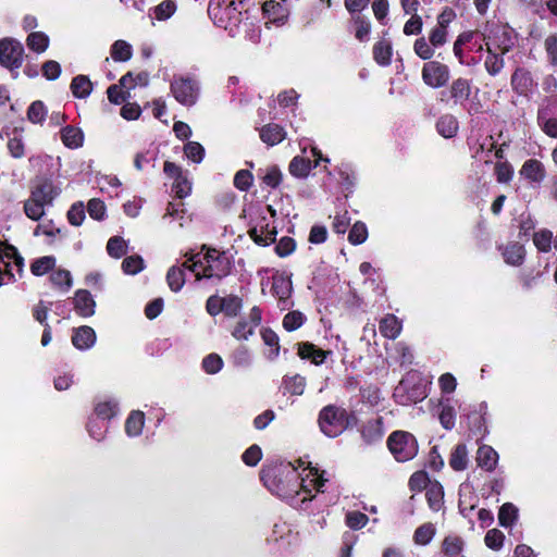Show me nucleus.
I'll use <instances>...</instances> for the list:
<instances>
[{
  "label": "nucleus",
  "instance_id": "obj_14",
  "mask_svg": "<svg viewBox=\"0 0 557 557\" xmlns=\"http://www.w3.org/2000/svg\"><path fill=\"white\" fill-rule=\"evenodd\" d=\"M96 302L87 289H78L74 297V308L83 317H90L95 313Z\"/></svg>",
  "mask_w": 557,
  "mask_h": 557
},
{
  "label": "nucleus",
  "instance_id": "obj_36",
  "mask_svg": "<svg viewBox=\"0 0 557 557\" xmlns=\"http://www.w3.org/2000/svg\"><path fill=\"white\" fill-rule=\"evenodd\" d=\"M463 548V541L456 535L446 536L442 544L443 553L448 557H455L461 553Z\"/></svg>",
  "mask_w": 557,
  "mask_h": 557
},
{
  "label": "nucleus",
  "instance_id": "obj_2",
  "mask_svg": "<svg viewBox=\"0 0 557 557\" xmlns=\"http://www.w3.org/2000/svg\"><path fill=\"white\" fill-rule=\"evenodd\" d=\"M431 382L417 370H410L400 380L394 389L393 397L401 406L422 401L428 397V387Z\"/></svg>",
  "mask_w": 557,
  "mask_h": 557
},
{
  "label": "nucleus",
  "instance_id": "obj_42",
  "mask_svg": "<svg viewBox=\"0 0 557 557\" xmlns=\"http://www.w3.org/2000/svg\"><path fill=\"white\" fill-rule=\"evenodd\" d=\"M45 206L48 205L42 201H35L30 195L24 203V212L29 219L38 221L45 214Z\"/></svg>",
  "mask_w": 557,
  "mask_h": 557
},
{
  "label": "nucleus",
  "instance_id": "obj_32",
  "mask_svg": "<svg viewBox=\"0 0 557 557\" xmlns=\"http://www.w3.org/2000/svg\"><path fill=\"white\" fill-rule=\"evenodd\" d=\"M289 173L298 178H305L309 175L311 170V161L307 158L295 157L288 166Z\"/></svg>",
  "mask_w": 557,
  "mask_h": 557
},
{
  "label": "nucleus",
  "instance_id": "obj_51",
  "mask_svg": "<svg viewBox=\"0 0 557 557\" xmlns=\"http://www.w3.org/2000/svg\"><path fill=\"white\" fill-rule=\"evenodd\" d=\"M504 540L505 535L498 529L488 530L484 537L486 546L494 550H499L503 547Z\"/></svg>",
  "mask_w": 557,
  "mask_h": 557
},
{
  "label": "nucleus",
  "instance_id": "obj_11",
  "mask_svg": "<svg viewBox=\"0 0 557 557\" xmlns=\"http://www.w3.org/2000/svg\"><path fill=\"white\" fill-rule=\"evenodd\" d=\"M120 412V403L111 396L97 397L94 401V414L102 421H110Z\"/></svg>",
  "mask_w": 557,
  "mask_h": 557
},
{
  "label": "nucleus",
  "instance_id": "obj_50",
  "mask_svg": "<svg viewBox=\"0 0 557 557\" xmlns=\"http://www.w3.org/2000/svg\"><path fill=\"white\" fill-rule=\"evenodd\" d=\"M122 269L126 274H137L144 269V260L137 255L126 257L122 262Z\"/></svg>",
  "mask_w": 557,
  "mask_h": 557
},
{
  "label": "nucleus",
  "instance_id": "obj_44",
  "mask_svg": "<svg viewBox=\"0 0 557 557\" xmlns=\"http://www.w3.org/2000/svg\"><path fill=\"white\" fill-rule=\"evenodd\" d=\"M435 535V528L432 523L420 525L413 534L414 543L418 545L429 544Z\"/></svg>",
  "mask_w": 557,
  "mask_h": 557
},
{
  "label": "nucleus",
  "instance_id": "obj_30",
  "mask_svg": "<svg viewBox=\"0 0 557 557\" xmlns=\"http://www.w3.org/2000/svg\"><path fill=\"white\" fill-rule=\"evenodd\" d=\"M449 466L456 471H462L468 466V449L465 444H458L451 451Z\"/></svg>",
  "mask_w": 557,
  "mask_h": 557
},
{
  "label": "nucleus",
  "instance_id": "obj_40",
  "mask_svg": "<svg viewBox=\"0 0 557 557\" xmlns=\"http://www.w3.org/2000/svg\"><path fill=\"white\" fill-rule=\"evenodd\" d=\"M26 42L30 50L40 53L48 48L49 38L44 33L34 32L28 35Z\"/></svg>",
  "mask_w": 557,
  "mask_h": 557
},
{
  "label": "nucleus",
  "instance_id": "obj_57",
  "mask_svg": "<svg viewBox=\"0 0 557 557\" xmlns=\"http://www.w3.org/2000/svg\"><path fill=\"white\" fill-rule=\"evenodd\" d=\"M50 281L54 286L69 289L72 286V276L67 270H58L50 275Z\"/></svg>",
  "mask_w": 557,
  "mask_h": 557
},
{
  "label": "nucleus",
  "instance_id": "obj_34",
  "mask_svg": "<svg viewBox=\"0 0 557 557\" xmlns=\"http://www.w3.org/2000/svg\"><path fill=\"white\" fill-rule=\"evenodd\" d=\"M445 13L446 12H443L438 16V26L435 27L431 32V35H430V42L434 47L442 46L446 41V36H447L446 25L449 23V20H444Z\"/></svg>",
  "mask_w": 557,
  "mask_h": 557
},
{
  "label": "nucleus",
  "instance_id": "obj_61",
  "mask_svg": "<svg viewBox=\"0 0 557 557\" xmlns=\"http://www.w3.org/2000/svg\"><path fill=\"white\" fill-rule=\"evenodd\" d=\"M413 50L416 54L422 60H430L434 55V50L426 42L424 37L418 38L414 41Z\"/></svg>",
  "mask_w": 557,
  "mask_h": 557
},
{
  "label": "nucleus",
  "instance_id": "obj_21",
  "mask_svg": "<svg viewBox=\"0 0 557 557\" xmlns=\"http://www.w3.org/2000/svg\"><path fill=\"white\" fill-rule=\"evenodd\" d=\"M145 424V414L143 411L134 410L125 421V433L129 437H136L141 434Z\"/></svg>",
  "mask_w": 557,
  "mask_h": 557
},
{
  "label": "nucleus",
  "instance_id": "obj_1",
  "mask_svg": "<svg viewBox=\"0 0 557 557\" xmlns=\"http://www.w3.org/2000/svg\"><path fill=\"white\" fill-rule=\"evenodd\" d=\"M261 480L271 493L278 497L286 499L292 506L298 505V497L304 494L300 499V507L312 499L311 491L304 485V479L299 483V475L297 469L290 462L281 465L277 468L263 470L261 472Z\"/></svg>",
  "mask_w": 557,
  "mask_h": 557
},
{
  "label": "nucleus",
  "instance_id": "obj_45",
  "mask_svg": "<svg viewBox=\"0 0 557 557\" xmlns=\"http://www.w3.org/2000/svg\"><path fill=\"white\" fill-rule=\"evenodd\" d=\"M108 253L113 258H121L127 252L126 242L120 236H113L107 244Z\"/></svg>",
  "mask_w": 557,
  "mask_h": 557
},
{
  "label": "nucleus",
  "instance_id": "obj_59",
  "mask_svg": "<svg viewBox=\"0 0 557 557\" xmlns=\"http://www.w3.org/2000/svg\"><path fill=\"white\" fill-rule=\"evenodd\" d=\"M331 350H298L297 356L300 359H308L311 360L312 363L319 366L324 362L326 359L327 354H330Z\"/></svg>",
  "mask_w": 557,
  "mask_h": 557
},
{
  "label": "nucleus",
  "instance_id": "obj_12",
  "mask_svg": "<svg viewBox=\"0 0 557 557\" xmlns=\"http://www.w3.org/2000/svg\"><path fill=\"white\" fill-rule=\"evenodd\" d=\"M164 173L174 178V188L178 198H184L190 193V184L183 175L182 169L171 161H165L163 165Z\"/></svg>",
  "mask_w": 557,
  "mask_h": 557
},
{
  "label": "nucleus",
  "instance_id": "obj_22",
  "mask_svg": "<svg viewBox=\"0 0 557 557\" xmlns=\"http://www.w3.org/2000/svg\"><path fill=\"white\" fill-rule=\"evenodd\" d=\"M383 422L382 418L369 420L361 430L363 440L368 443H373L383 436Z\"/></svg>",
  "mask_w": 557,
  "mask_h": 557
},
{
  "label": "nucleus",
  "instance_id": "obj_33",
  "mask_svg": "<svg viewBox=\"0 0 557 557\" xmlns=\"http://www.w3.org/2000/svg\"><path fill=\"white\" fill-rule=\"evenodd\" d=\"M380 330L384 337L395 338L399 334L401 325L395 315L388 314L382 319Z\"/></svg>",
  "mask_w": 557,
  "mask_h": 557
},
{
  "label": "nucleus",
  "instance_id": "obj_43",
  "mask_svg": "<svg viewBox=\"0 0 557 557\" xmlns=\"http://www.w3.org/2000/svg\"><path fill=\"white\" fill-rule=\"evenodd\" d=\"M222 312H224L225 315L233 318L239 314L243 307V300L238 296L230 295L222 298Z\"/></svg>",
  "mask_w": 557,
  "mask_h": 557
},
{
  "label": "nucleus",
  "instance_id": "obj_47",
  "mask_svg": "<svg viewBox=\"0 0 557 557\" xmlns=\"http://www.w3.org/2000/svg\"><path fill=\"white\" fill-rule=\"evenodd\" d=\"M47 114L46 107L42 101H34L27 110V119L32 123H42Z\"/></svg>",
  "mask_w": 557,
  "mask_h": 557
},
{
  "label": "nucleus",
  "instance_id": "obj_38",
  "mask_svg": "<svg viewBox=\"0 0 557 557\" xmlns=\"http://www.w3.org/2000/svg\"><path fill=\"white\" fill-rule=\"evenodd\" d=\"M54 265H55V258L52 256H46V257L36 259L30 264V271L34 275L40 276V275H44V274L48 273L49 271L53 270Z\"/></svg>",
  "mask_w": 557,
  "mask_h": 557
},
{
  "label": "nucleus",
  "instance_id": "obj_4",
  "mask_svg": "<svg viewBox=\"0 0 557 557\" xmlns=\"http://www.w3.org/2000/svg\"><path fill=\"white\" fill-rule=\"evenodd\" d=\"M387 446L394 458L399 462L411 460L418 454V442L407 431H394L387 438Z\"/></svg>",
  "mask_w": 557,
  "mask_h": 557
},
{
  "label": "nucleus",
  "instance_id": "obj_3",
  "mask_svg": "<svg viewBox=\"0 0 557 557\" xmlns=\"http://www.w3.org/2000/svg\"><path fill=\"white\" fill-rule=\"evenodd\" d=\"M357 424V417L348 413L345 409L329 405L324 407L319 414V425L321 431L329 437H336L347 428Z\"/></svg>",
  "mask_w": 557,
  "mask_h": 557
},
{
  "label": "nucleus",
  "instance_id": "obj_24",
  "mask_svg": "<svg viewBox=\"0 0 557 557\" xmlns=\"http://www.w3.org/2000/svg\"><path fill=\"white\" fill-rule=\"evenodd\" d=\"M393 48L388 40H380L373 47V59L382 66L391 64Z\"/></svg>",
  "mask_w": 557,
  "mask_h": 557
},
{
  "label": "nucleus",
  "instance_id": "obj_20",
  "mask_svg": "<svg viewBox=\"0 0 557 557\" xmlns=\"http://www.w3.org/2000/svg\"><path fill=\"white\" fill-rule=\"evenodd\" d=\"M285 131L278 124H268L260 129V138L263 143L274 146L283 141L285 138Z\"/></svg>",
  "mask_w": 557,
  "mask_h": 557
},
{
  "label": "nucleus",
  "instance_id": "obj_63",
  "mask_svg": "<svg viewBox=\"0 0 557 557\" xmlns=\"http://www.w3.org/2000/svg\"><path fill=\"white\" fill-rule=\"evenodd\" d=\"M261 457V448L255 444L244 451L242 459L247 466L253 467L260 461Z\"/></svg>",
  "mask_w": 557,
  "mask_h": 557
},
{
  "label": "nucleus",
  "instance_id": "obj_26",
  "mask_svg": "<svg viewBox=\"0 0 557 557\" xmlns=\"http://www.w3.org/2000/svg\"><path fill=\"white\" fill-rule=\"evenodd\" d=\"M503 256L508 264L517 267L522 264L525 257V250L521 244L511 243L505 248Z\"/></svg>",
  "mask_w": 557,
  "mask_h": 557
},
{
  "label": "nucleus",
  "instance_id": "obj_17",
  "mask_svg": "<svg viewBox=\"0 0 557 557\" xmlns=\"http://www.w3.org/2000/svg\"><path fill=\"white\" fill-rule=\"evenodd\" d=\"M272 290L278 300L285 305L286 300L290 297L293 292L290 276H286L284 274H275L273 276Z\"/></svg>",
  "mask_w": 557,
  "mask_h": 557
},
{
  "label": "nucleus",
  "instance_id": "obj_15",
  "mask_svg": "<svg viewBox=\"0 0 557 557\" xmlns=\"http://www.w3.org/2000/svg\"><path fill=\"white\" fill-rule=\"evenodd\" d=\"M476 462L480 468L487 472H492L498 462L497 451L488 445H482L476 451Z\"/></svg>",
  "mask_w": 557,
  "mask_h": 557
},
{
  "label": "nucleus",
  "instance_id": "obj_31",
  "mask_svg": "<svg viewBox=\"0 0 557 557\" xmlns=\"http://www.w3.org/2000/svg\"><path fill=\"white\" fill-rule=\"evenodd\" d=\"M306 386L305 377L300 375H294L290 377H285L283 380L282 389L283 394H290L295 396L302 395Z\"/></svg>",
  "mask_w": 557,
  "mask_h": 557
},
{
  "label": "nucleus",
  "instance_id": "obj_25",
  "mask_svg": "<svg viewBox=\"0 0 557 557\" xmlns=\"http://www.w3.org/2000/svg\"><path fill=\"white\" fill-rule=\"evenodd\" d=\"M71 91L76 98H87L92 91V83L87 76L77 75L72 79Z\"/></svg>",
  "mask_w": 557,
  "mask_h": 557
},
{
  "label": "nucleus",
  "instance_id": "obj_55",
  "mask_svg": "<svg viewBox=\"0 0 557 557\" xmlns=\"http://www.w3.org/2000/svg\"><path fill=\"white\" fill-rule=\"evenodd\" d=\"M552 237L553 234L550 231L543 230L541 232L534 233L533 242L540 251L547 252L550 250Z\"/></svg>",
  "mask_w": 557,
  "mask_h": 557
},
{
  "label": "nucleus",
  "instance_id": "obj_52",
  "mask_svg": "<svg viewBox=\"0 0 557 557\" xmlns=\"http://www.w3.org/2000/svg\"><path fill=\"white\" fill-rule=\"evenodd\" d=\"M184 153L191 161L200 163L205 156V148L197 141H188L184 147Z\"/></svg>",
  "mask_w": 557,
  "mask_h": 557
},
{
  "label": "nucleus",
  "instance_id": "obj_60",
  "mask_svg": "<svg viewBox=\"0 0 557 557\" xmlns=\"http://www.w3.org/2000/svg\"><path fill=\"white\" fill-rule=\"evenodd\" d=\"M369 521L367 515L360 511H351L346 516V523L350 529L358 530L363 528Z\"/></svg>",
  "mask_w": 557,
  "mask_h": 557
},
{
  "label": "nucleus",
  "instance_id": "obj_18",
  "mask_svg": "<svg viewBox=\"0 0 557 557\" xmlns=\"http://www.w3.org/2000/svg\"><path fill=\"white\" fill-rule=\"evenodd\" d=\"M520 174L530 182L541 183L545 177V169L539 160L529 159L523 163Z\"/></svg>",
  "mask_w": 557,
  "mask_h": 557
},
{
  "label": "nucleus",
  "instance_id": "obj_16",
  "mask_svg": "<svg viewBox=\"0 0 557 557\" xmlns=\"http://www.w3.org/2000/svg\"><path fill=\"white\" fill-rule=\"evenodd\" d=\"M471 95V85L470 82L466 78H457L455 79L449 89V98L454 101V103L463 104L469 100Z\"/></svg>",
  "mask_w": 557,
  "mask_h": 557
},
{
  "label": "nucleus",
  "instance_id": "obj_29",
  "mask_svg": "<svg viewBox=\"0 0 557 557\" xmlns=\"http://www.w3.org/2000/svg\"><path fill=\"white\" fill-rule=\"evenodd\" d=\"M425 496L430 508L434 511H438L444 499L443 486L438 482L431 483L426 488Z\"/></svg>",
  "mask_w": 557,
  "mask_h": 557
},
{
  "label": "nucleus",
  "instance_id": "obj_46",
  "mask_svg": "<svg viewBox=\"0 0 557 557\" xmlns=\"http://www.w3.org/2000/svg\"><path fill=\"white\" fill-rule=\"evenodd\" d=\"M488 55L485 59V69L491 75H497L502 69L504 67V58L502 54H497L492 52L491 49L487 50Z\"/></svg>",
  "mask_w": 557,
  "mask_h": 557
},
{
  "label": "nucleus",
  "instance_id": "obj_9",
  "mask_svg": "<svg viewBox=\"0 0 557 557\" xmlns=\"http://www.w3.org/2000/svg\"><path fill=\"white\" fill-rule=\"evenodd\" d=\"M61 193L58 186H54L52 180L45 175H38L34 180V185L30 195L35 201H42L51 205Z\"/></svg>",
  "mask_w": 557,
  "mask_h": 557
},
{
  "label": "nucleus",
  "instance_id": "obj_37",
  "mask_svg": "<svg viewBox=\"0 0 557 557\" xmlns=\"http://www.w3.org/2000/svg\"><path fill=\"white\" fill-rule=\"evenodd\" d=\"M518 517V509L511 503H505L498 512V522L502 527H510Z\"/></svg>",
  "mask_w": 557,
  "mask_h": 557
},
{
  "label": "nucleus",
  "instance_id": "obj_53",
  "mask_svg": "<svg viewBox=\"0 0 557 557\" xmlns=\"http://www.w3.org/2000/svg\"><path fill=\"white\" fill-rule=\"evenodd\" d=\"M253 182L252 173L249 170H239L234 176V185L242 191H247Z\"/></svg>",
  "mask_w": 557,
  "mask_h": 557
},
{
  "label": "nucleus",
  "instance_id": "obj_27",
  "mask_svg": "<svg viewBox=\"0 0 557 557\" xmlns=\"http://www.w3.org/2000/svg\"><path fill=\"white\" fill-rule=\"evenodd\" d=\"M86 428L89 436L96 440L97 442L103 441L108 432V424L106 423V421L100 420L95 414L88 418Z\"/></svg>",
  "mask_w": 557,
  "mask_h": 557
},
{
  "label": "nucleus",
  "instance_id": "obj_48",
  "mask_svg": "<svg viewBox=\"0 0 557 557\" xmlns=\"http://www.w3.org/2000/svg\"><path fill=\"white\" fill-rule=\"evenodd\" d=\"M368 237V230L364 223L362 222H356L349 234H348V240L352 245H360L366 242Z\"/></svg>",
  "mask_w": 557,
  "mask_h": 557
},
{
  "label": "nucleus",
  "instance_id": "obj_49",
  "mask_svg": "<svg viewBox=\"0 0 557 557\" xmlns=\"http://www.w3.org/2000/svg\"><path fill=\"white\" fill-rule=\"evenodd\" d=\"M223 367V360L218 354H210L202 360V369L208 374L218 373Z\"/></svg>",
  "mask_w": 557,
  "mask_h": 557
},
{
  "label": "nucleus",
  "instance_id": "obj_56",
  "mask_svg": "<svg viewBox=\"0 0 557 557\" xmlns=\"http://www.w3.org/2000/svg\"><path fill=\"white\" fill-rule=\"evenodd\" d=\"M282 172L277 165H271L262 176V182L271 188H276L282 182Z\"/></svg>",
  "mask_w": 557,
  "mask_h": 557
},
{
  "label": "nucleus",
  "instance_id": "obj_5",
  "mask_svg": "<svg viewBox=\"0 0 557 557\" xmlns=\"http://www.w3.org/2000/svg\"><path fill=\"white\" fill-rule=\"evenodd\" d=\"M24 55L23 45L14 38L0 40V65L11 71L13 78L18 76L15 71L22 66Z\"/></svg>",
  "mask_w": 557,
  "mask_h": 557
},
{
  "label": "nucleus",
  "instance_id": "obj_64",
  "mask_svg": "<svg viewBox=\"0 0 557 557\" xmlns=\"http://www.w3.org/2000/svg\"><path fill=\"white\" fill-rule=\"evenodd\" d=\"M545 50L549 57V62L557 65V34L549 35L545 39Z\"/></svg>",
  "mask_w": 557,
  "mask_h": 557
},
{
  "label": "nucleus",
  "instance_id": "obj_58",
  "mask_svg": "<svg viewBox=\"0 0 557 557\" xmlns=\"http://www.w3.org/2000/svg\"><path fill=\"white\" fill-rule=\"evenodd\" d=\"M85 219V208L82 201L72 205L67 211V220L72 225L78 226Z\"/></svg>",
  "mask_w": 557,
  "mask_h": 557
},
{
  "label": "nucleus",
  "instance_id": "obj_8",
  "mask_svg": "<svg viewBox=\"0 0 557 557\" xmlns=\"http://www.w3.org/2000/svg\"><path fill=\"white\" fill-rule=\"evenodd\" d=\"M422 79L432 88L443 87L449 81V69L437 61H429L422 67Z\"/></svg>",
  "mask_w": 557,
  "mask_h": 557
},
{
  "label": "nucleus",
  "instance_id": "obj_28",
  "mask_svg": "<svg viewBox=\"0 0 557 557\" xmlns=\"http://www.w3.org/2000/svg\"><path fill=\"white\" fill-rule=\"evenodd\" d=\"M436 129L443 137L453 138L457 134L458 122L450 114L443 115L436 123Z\"/></svg>",
  "mask_w": 557,
  "mask_h": 557
},
{
  "label": "nucleus",
  "instance_id": "obj_41",
  "mask_svg": "<svg viewBox=\"0 0 557 557\" xmlns=\"http://www.w3.org/2000/svg\"><path fill=\"white\" fill-rule=\"evenodd\" d=\"M111 55L114 61L125 62L132 58V47L124 40H116L112 45Z\"/></svg>",
  "mask_w": 557,
  "mask_h": 557
},
{
  "label": "nucleus",
  "instance_id": "obj_35",
  "mask_svg": "<svg viewBox=\"0 0 557 557\" xmlns=\"http://www.w3.org/2000/svg\"><path fill=\"white\" fill-rule=\"evenodd\" d=\"M166 282L172 292H180L185 284L184 269L171 267L166 274Z\"/></svg>",
  "mask_w": 557,
  "mask_h": 557
},
{
  "label": "nucleus",
  "instance_id": "obj_6",
  "mask_svg": "<svg viewBox=\"0 0 557 557\" xmlns=\"http://www.w3.org/2000/svg\"><path fill=\"white\" fill-rule=\"evenodd\" d=\"M171 91L180 103L193 106L197 101L199 86L196 81L189 77H181L171 83Z\"/></svg>",
  "mask_w": 557,
  "mask_h": 557
},
{
  "label": "nucleus",
  "instance_id": "obj_62",
  "mask_svg": "<svg viewBox=\"0 0 557 557\" xmlns=\"http://www.w3.org/2000/svg\"><path fill=\"white\" fill-rule=\"evenodd\" d=\"M87 211L92 219L100 221L104 218L106 206L102 200L92 198L88 201Z\"/></svg>",
  "mask_w": 557,
  "mask_h": 557
},
{
  "label": "nucleus",
  "instance_id": "obj_13",
  "mask_svg": "<svg viewBox=\"0 0 557 557\" xmlns=\"http://www.w3.org/2000/svg\"><path fill=\"white\" fill-rule=\"evenodd\" d=\"M535 85L531 73L523 67H518L511 75V87L520 96H528Z\"/></svg>",
  "mask_w": 557,
  "mask_h": 557
},
{
  "label": "nucleus",
  "instance_id": "obj_7",
  "mask_svg": "<svg viewBox=\"0 0 557 557\" xmlns=\"http://www.w3.org/2000/svg\"><path fill=\"white\" fill-rule=\"evenodd\" d=\"M236 13L235 0H210L209 2L208 14L219 27L226 28V21L235 18Z\"/></svg>",
  "mask_w": 557,
  "mask_h": 557
},
{
  "label": "nucleus",
  "instance_id": "obj_10",
  "mask_svg": "<svg viewBox=\"0 0 557 557\" xmlns=\"http://www.w3.org/2000/svg\"><path fill=\"white\" fill-rule=\"evenodd\" d=\"M486 408V404L481 403L478 409L465 413L468 419L469 430L476 436V440H482L488 432L485 421Z\"/></svg>",
  "mask_w": 557,
  "mask_h": 557
},
{
  "label": "nucleus",
  "instance_id": "obj_39",
  "mask_svg": "<svg viewBox=\"0 0 557 557\" xmlns=\"http://www.w3.org/2000/svg\"><path fill=\"white\" fill-rule=\"evenodd\" d=\"M442 410L440 412V422L445 430H451L455 426L456 412L454 407L449 404V399L442 401Z\"/></svg>",
  "mask_w": 557,
  "mask_h": 557
},
{
  "label": "nucleus",
  "instance_id": "obj_54",
  "mask_svg": "<svg viewBox=\"0 0 557 557\" xmlns=\"http://www.w3.org/2000/svg\"><path fill=\"white\" fill-rule=\"evenodd\" d=\"M305 317L299 311L288 312L283 319V327L288 331H295L302 325Z\"/></svg>",
  "mask_w": 557,
  "mask_h": 557
},
{
  "label": "nucleus",
  "instance_id": "obj_19",
  "mask_svg": "<svg viewBox=\"0 0 557 557\" xmlns=\"http://www.w3.org/2000/svg\"><path fill=\"white\" fill-rule=\"evenodd\" d=\"M96 342L95 331L87 325L74 330L72 343L75 348H90Z\"/></svg>",
  "mask_w": 557,
  "mask_h": 557
},
{
  "label": "nucleus",
  "instance_id": "obj_23",
  "mask_svg": "<svg viewBox=\"0 0 557 557\" xmlns=\"http://www.w3.org/2000/svg\"><path fill=\"white\" fill-rule=\"evenodd\" d=\"M61 138L66 147L75 149L83 146L84 134L81 128L67 125L61 129Z\"/></svg>",
  "mask_w": 557,
  "mask_h": 557
}]
</instances>
